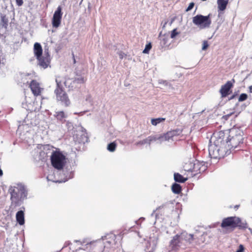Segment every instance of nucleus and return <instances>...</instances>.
Here are the masks:
<instances>
[{
    "label": "nucleus",
    "instance_id": "1",
    "mask_svg": "<svg viewBox=\"0 0 252 252\" xmlns=\"http://www.w3.org/2000/svg\"><path fill=\"white\" fill-rule=\"evenodd\" d=\"M224 138L225 133L222 131L211 138L208 146L209 154L211 158H220L223 157L226 150Z\"/></svg>",
    "mask_w": 252,
    "mask_h": 252
},
{
    "label": "nucleus",
    "instance_id": "2",
    "mask_svg": "<svg viewBox=\"0 0 252 252\" xmlns=\"http://www.w3.org/2000/svg\"><path fill=\"white\" fill-rule=\"evenodd\" d=\"M8 192L10 194L11 205L16 207L20 206L27 198L28 190L24 185L19 183L10 186Z\"/></svg>",
    "mask_w": 252,
    "mask_h": 252
},
{
    "label": "nucleus",
    "instance_id": "3",
    "mask_svg": "<svg viewBox=\"0 0 252 252\" xmlns=\"http://www.w3.org/2000/svg\"><path fill=\"white\" fill-rule=\"evenodd\" d=\"M230 134H225L224 143L226 149H235L240 143L243 142V131L238 127L230 129Z\"/></svg>",
    "mask_w": 252,
    "mask_h": 252
},
{
    "label": "nucleus",
    "instance_id": "4",
    "mask_svg": "<svg viewBox=\"0 0 252 252\" xmlns=\"http://www.w3.org/2000/svg\"><path fill=\"white\" fill-rule=\"evenodd\" d=\"M50 159L52 166L59 170L63 169L66 163L65 156L60 151H53Z\"/></svg>",
    "mask_w": 252,
    "mask_h": 252
},
{
    "label": "nucleus",
    "instance_id": "5",
    "mask_svg": "<svg viewBox=\"0 0 252 252\" xmlns=\"http://www.w3.org/2000/svg\"><path fill=\"white\" fill-rule=\"evenodd\" d=\"M57 88L55 90L56 98L58 101H60L62 104L67 106L70 103L69 100L66 93L63 91L62 87L61 81L58 79H56Z\"/></svg>",
    "mask_w": 252,
    "mask_h": 252
},
{
    "label": "nucleus",
    "instance_id": "6",
    "mask_svg": "<svg viewBox=\"0 0 252 252\" xmlns=\"http://www.w3.org/2000/svg\"><path fill=\"white\" fill-rule=\"evenodd\" d=\"M238 217H229L223 219L221 223V226L222 228H230L234 229L236 228V224L238 223Z\"/></svg>",
    "mask_w": 252,
    "mask_h": 252
},
{
    "label": "nucleus",
    "instance_id": "7",
    "mask_svg": "<svg viewBox=\"0 0 252 252\" xmlns=\"http://www.w3.org/2000/svg\"><path fill=\"white\" fill-rule=\"evenodd\" d=\"M193 22L200 28L208 27L211 24L210 17H193Z\"/></svg>",
    "mask_w": 252,
    "mask_h": 252
},
{
    "label": "nucleus",
    "instance_id": "8",
    "mask_svg": "<svg viewBox=\"0 0 252 252\" xmlns=\"http://www.w3.org/2000/svg\"><path fill=\"white\" fill-rule=\"evenodd\" d=\"M38 61V64L42 68H46L50 63L51 59L49 54L48 49H44V54L43 56L37 59Z\"/></svg>",
    "mask_w": 252,
    "mask_h": 252
},
{
    "label": "nucleus",
    "instance_id": "9",
    "mask_svg": "<svg viewBox=\"0 0 252 252\" xmlns=\"http://www.w3.org/2000/svg\"><path fill=\"white\" fill-rule=\"evenodd\" d=\"M235 82V80L232 79L230 81H228L224 85L221 87L220 93L222 97H225L228 95L229 92L231 88H232Z\"/></svg>",
    "mask_w": 252,
    "mask_h": 252
},
{
    "label": "nucleus",
    "instance_id": "10",
    "mask_svg": "<svg viewBox=\"0 0 252 252\" xmlns=\"http://www.w3.org/2000/svg\"><path fill=\"white\" fill-rule=\"evenodd\" d=\"M30 87L34 96L39 95L41 91L43 90V89L40 87L39 83L34 80L31 81Z\"/></svg>",
    "mask_w": 252,
    "mask_h": 252
},
{
    "label": "nucleus",
    "instance_id": "11",
    "mask_svg": "<svg viewBox=\"0 0 252 252\" xmlns=\"http://www.w3.org/2000/svg\"><path fill=\"white\" fill-rule=\"evenodd\" d=\"M9 20L8 17H1V21L0 23V35L4 36L6 33L7 27L8 26Z\"/></svg>",
    "mask_w": 252,
    "mask_h": 252
},
{
    "label": "nucleus",
    "instance_id": "12",
    "mask_svg": "<svg viewBox=\"0 0 252 252\" xmlns=\"http://www.w3.org/2000/svg\"><path fill=\"white\" fill-rule=\"evenodd\" d=\"M33 52L36 59H38L42 56L43 50L40 43L36 42L34 44Z\"/></svg>",
    "mask_w": 252,
    "mask_h": 252
},
{
    "label": "nucleus",
    "instance_id": "13",
    "mask_svg": "<svg viewBox=\"0 0 252 252\" xmlns=\"http://www.w3.org/2000/svg\"><path fill=\"white\" fill-rule=\"evenodd\" d=\"M183 242L182 239L181 238V235H176L173 237L170 242L171 245L174 248L181 247Z\"/></svg>",
    "mask_w": 252,
    "mask_h": 252
},
{
    "label": "nucleus",
    "instance_id": "14",
    "mask_svg": "<svg viewBox=\"0 0 252 252\" xmlns=\"http://www.w3.org/2000/svg\"><path fill=\"white\" fill-rule=\"evenodd\" d=\"M159 39L160 41V44L162 47L167 46L169 44V35L167 34H162L160 32L159 35Z\"/></svg>",
    "mask_w": 252,
    "mask_h": 252
},
{
    "label": "nucleus",
    "instance_id": "15",
    "mask_svg": "<svg viewBox=\"0 0 252 252\" xmlns=\"http://www.w3.org/2000/svg\"><path fill=\"white\" fill-rule=\"evenodd\" d=\"M16 219L17 222L20 225H22L25 223V216L23 211L20 210L17 212L16 214Z\"/></svg>",
    "mask_w": 252,
    "mask_h": 252
},
{
    "label": "nucleus",
    "instance_id": "16",
    "mask_svg": "<svg viewBox=\"0 0 252 252\" xmlns=\"http://www.w3.org/2000/svg\"><path fill=\"white\" fill-rule=\"evenodd\" d=\"M228 2L229 0H217L218 11H224L226 9Z\"/></svg>",
    "mask_w": 252,
    "mask_h": 252
},
{
    "label": "nucleus",
    "instance_id": "17",
    "mask_svg": "<svg viewBox=\"0 0 252 252\" xmlns=\"http://www.w3.org/2000/svg\"><path fill=\"white\" fill-rule=\"evenodd\" d=\"M63 172L64 177L63 179L60 181V182H65L67 181L68 180L72 179L73 177L74 173L72 170H70L69 169L67 170V169H66L65 170H63Z\"/></svg>",
    "mask_w": 252,
    "mask_h": 252
},
{
    "label": "nucleus",
    "instance_id": "18",
    "mask_svg": "<svg viewBox=\"0 0 252 252\" xmlns=\"http://www.w3.org/2000/svg\"><path fill=\"white\" fill-rule=\"evenodd\" d=\"M30 97H25V102L23 101L22 103V106L27 110H32V101H30Z\"/></svg>",
    "mask_w": 252,
    "mask_h": 252
},
{
    "label": "nucleus",
    "instance_id": "19",
    "mask_svg": "<svg viewBox=\"0 0 252 252\" xmlns=\"http://www.w3.org/2000/svg\"><path fill=\"white\" fill-rule=\"evenodd\" d=\"M174 179L176 182L184 183L188 180V178L184 177L179 173H175L174 174Z\"/></svg>",
    "mask_w": 252,
    "mask_h": 252
},
{
    "label": "nucleus",
    "instance_id": "20",
    "mask_svg": "<svg viewBox=\"0 0 252 252\" xmlns=\"http://www.w3.org/2000/svg\"><path fill=\"white\" fill-rule=\"evenodd\" d=\"M238 223L236 224V227H238L240 229H245L248 228V224L247 222L244 221H242L240 218H238V220H237Z\"/></svg>",
    "mask_w": 252,
    "mask_h": 252
},
{
    "label": "nucleus",
    "instance_id": "21",
    "mask_svg": "<svg viewBox=\"0 0 252 252\" xmlns=\"http://www.w3.org/2000/svg\"><path fill=\"white\" fill-rule=\"evenodd\" d=\"M182 133V130L180 129H176L175 130L169 131L167 132V136L169 137L170 139H172V138L175 136L179 135Z\"/></svg>",
    "mask_w": 252,
    "mask_h": 252
},
{
    "label": "nucleus",
    "instance_id": "22",
    "mask_svg": "<svg viewBox=\"0 0 252 252\" xmlns=\"http://www.w3.org/2000/svg\"><path fill=\"white\" fill-rule=\"evenodd\" d=\"M62 17H53L52 20V26L54 28H58L61 24Z\"/></svg>",
    "mask_w": 252,
    "mask_h": 252
},
{
    "label": "nucleus",
    "instance_id": "23",
    "mask_svg": "<svg viewBox=\"0 0 252 252\" xmlns=\"http://www.w3.org/2000/svg\"><path fill=\"white\" fill-rule=\"evenodd\" d=\"M172 191L175 194H179L182 190L181 186L176 183H174L171 187Z\"/></svg>",
    "mask_w": 252,
    "mask_h": 252
},
{
    "label": "nucleus",
    "instance_id": "24",
    "mask_svg": "<svg viewBox=\"0 0 252 252\" xmlns=\"http://www.w3.org/2000/svg\"><path fill=\"white\" fill-rule=\"evenodd\" d=\"M158 143H161L165 141H170L169 137L167 136V132L165 134H158Z\"/></svg>",
    "mask_w": 252,
    "mask_h": 252
},
{
    "label": "nucleus",
    "instance_id": "25",
    "mask_svg": "<svg viewBox=\"0 0 252 252\" xmlns=\"http://www.w3.org/2000/svg\"><path fill=\"white\" fill-rule=\"evenodd\" d=\"M55 116L58 120L61 121H62L66 117L63 111H62L56 112Z\"/></svg>",
    "mask_w": 252,
    "mask_h": 252
},
{
    "label": "nucleus",
    "instance_id": "26",
    "mask_svg": "<svg viewBox=\"0 0 252 252\" xmlns=\"http://www.w3.org/2000/svg\"><path fill=\"white\" fill-rule=\"evenodd\" d=\"M165 120L163 118H158L156 119H152L151 120V124L154 126H157L158 124H159Z\"/></svg>",
    "mask_w": 252,
    "mask_h": 252
},
{
    "label": "nucleus",
    "instance_id": "27",
    "mask_svg": "<svg viewBox=\"0 0 252 252\" xmlns=\"http://www.w3.org/2000/svg\"><path fill=\"white\" fill-rule=\"evenodd\" d=\"M116 146V143L115 142H113L108 144L107 149L109 151L113 152L115 151Z\"/></svg>",
    "mask_w": 252,
    "mask_h": 252
},
{
    "label": "nucleus",
    "instance_id": "28",
    "mask_svg": "<svg viewBox=\"0 0 252 252\" xmlns=\"http://www.w3.org/2000/svg\"><path fill=\"white\" fill-rule=\"evenodd\" d=\"M189 238H191V234L183 232L181 234V238L182 239L183 241H185L187 243Z\"/></svg>",
    "mask_w": 252,
    "mask_h": 252
},
{
    "label": "nucleus",
    "instance_id": "29",
    "mask_svg": "<svg viewBox=\"0 0 252 252\" xmlns=\"http://www.w3.org/2000/svg\"><path fill=\"white\" fill-rule=\"evenodd\" d=\"M148 144L149 145L150 144L149 139L148 137L147 138H146L145 139H143V140L137 142L135 143V145L136 146H138V145H144V144Z\"/></svg>",
    "mask_w": 252,
    "mask_h": 252
},
{
    "label": "nucleus",
    "instance_id": "30",
    "mask_svg": "<svg viewBox=\"0 0 252 252\" xmlns=\"http://www.w3.org/2000/svg\"><path fill=\"white\" fill-rule=\"evenodd\" d=\"M148 137H149L150 143L152 142L157 141L158 143V139H159L158 134H156V135H151V136H149Z\"/></svg>",
    "mask_w": 252,
    "mask_h": 252
},
{
    "label": "nucleus",
    "instance_id": "31",
    "mask_svg": "<svg viewBox=\"0 0 252 252\" xmlns=\"http://www.w3.org/2000/svg\"><path fill=\"white\" fill-rule=\"evenodd\" d=\"M152 48V44L151 43H149L146 45V46L145 47V49L143 51V53L144 54H148L149 52V51Z\"/></svg>",
    "mask_w": 252,
    "mask_h": 252
},
{
    "label": "nucleus",
    "instance_id": "32",
    "mask_svg": "<svg viewBox=\"0 0 252 252\" xmlns=\"http://www.w3.org/2000/svg\"><path fill=\"white\" fill-rule=\"evenodd\" d=\"M179 33L180 32H177V29H174L171 32L170 37L171 38H175Z\"/></svg>",
    "mask_w": 252,
    "mask_h": 252
},
{
    "label": "nucleus",
    "instance_id": "33",
    "mask_svg": "<svg viewBox=\"0 0 252 252\" xmlns=\"http://www.w3.org/2000/svg\"><path fill=\"white\" fill-rule=\"evenodd\" d=\"M248 97V95L246 94H240V95L239 97L238 101H243L247 99Z\"/></svg>",
    "mask_w": 252,
    "mask_h": 252
},
{
    "label": "nucleus",
    "instance_id": "34",
    "mask_svg": "<svg viewBox=\"0 0 252 252\" xmlns=\"http://www.w3.org/2000/svg\"><path fill=\"white\" fill-rule=\"evenodd\" d=\"M62 7L59 6L57 8V9L55 12L53 16H62Z\"/></svg>",
    "mask_w": 252,
    "mask_h": 252
},
{
    "label": "nucleus",
    "instance_id": "35",
    "mask_svg": "<svg viewBox=\"0 0 252 252\" xmlns=\"http://www.w3.org/2000/svg\"><path fill=\"white\" fill-rule=\"evenodd\" d=\"M74 83H83L84 82V79L83 77H80L77 78H75L73 81Z\"/></svg>",
    "mask_w": 252,
    "mask_h": 252
},
{
    "label": "nucleus",
    "instance_id": "36",
    "mask_svg": "<svg viewBox=\"0 0 252 252\" xmlns=\"http://www.w3.org/2000/svg\"><path fill=\"white\" fill-rule=\"evenodd\" d=\"M196 238L194 237V236L192 234H191V238H189V239H188V243L189 244H193L194 242L196 243Z\"/></svg>",
    "mask_w": 252,
    "mask_h": 252
},
{
    "label": "nucleus",
    "instance_id": "37",
    "mask_svg": "<svg viewBox=\"0 0 252 252\" xmlns=\"http://www.w3.org/2000/svg\"><path fill=\"white\" fill-rule=\"evenodd\" d=\"M208 46H209V44H208V41L206 40L204 41L203 42V44H202V50H206L208 48Z\"/></svg>",
    "mask_w": 252,
    "mask_h": 252
},
{
    "label": "nucleus",
    "instance_id": "38",
    "mask_svg": "<svg viewBox=\"0 0 252 252\" xmlns=\"http://www.w3.org/2000/svg\"><path fill=\"white\" fill-rule=\"evenodd\" d=\"M111 237H112L113 239H114V238H115V235H113V234H111V235L108 234L107 235L102 236L101 237V239H102V240H104L108 239L109 238H111Z\"/></svg>",
    "mask_w": 252,
    "mask_h": 252
},
{
    "label": "nucleus",
    "instance_id": "39",
    "mask_svg": "<svg viewBox=\"0 0 252 252\" xmlns=\"http://www.w3.org/2000/svg\"><path fill=\"white\" fill-rule=\"evenodd\" d=\"M244 247L243 245H240L238 249L235 252H244Z\"/></svg>",
    "mask_w": 252,
    "mask_h": 252
},
{
    "label": "nucleus",
    "instance_id": "40",
    "mask_svg": "<svg viewBox=\"0 0 252 252\" xmlns=\"http://www.w3.org/2000/svg\"><path fill=\"white\" fill-rule=\"evenodd\" d=\"M194 3L193 2L190 3L189 5L186 9V11H188L191 10V9H192V8L194 7Z\"/></svg>",
    "mask_w": 252,
    "mask_h": 252
},
{
    "label": "nucleus",
    "instance_id": "41",
    "mask_svg": "<svg viewBox=\"0 0 252 252\" xmlns=\"http://www.w3.org/2000/svg\"><path fill=\"white\" fill-rule=\"evenodd\" d=\"M88 138L86 136L83 135L82 137V140L80 142H82L84 144L85 142H88Z\"/></svg>",
    "mask_w": 252,
    "mask_h": 252
},
{
    "label": "nucleus",
    "instance_id": "42",
    "mask_svg": "<svg viewBox=\"0 0 252 252\" xmlns=\"http://www.w3.org/2000/svg\"><path fill=\"white\" fill-rule=\"evenodd\" d=\"M16 2L18 6H21L23 3V0H16Z\"/></svg>",
    "mask_w": 252,
    "mask_h": 252
},
{
    "label": "nucleus",
    "instance_id": "43",
    "mask_svg": "<svg viewBox=\"0 0 252 252\" xmlns=\"http://www.w3.org/2000/svg\"><path fill=\"white\" fill-rule=\"evenodd\" d=\"M118 54L119 55V57L121 59H122L124 58V57H125L126 56L125 53H124L123 52H122L121 51L119 52Z\"/></svg>",
    "mask_w": 252,
    "mask_h": 252
},
{
    "label": "nucleus",
    "instance_id": "44",
    "mask_svg": "<svg viewBox=\"0 0 252 252\" xmlns=\"http://www.w3.org/2000/svg\"><path fill=\"white\" fill-rule=\"evenodd\" d=\"M249 89L250 92L252 93V86H249Z\"/></svg>",
    "mask_w": 252,
    "mask_h": 252
},
{
    "label": "nucleus",
    "instance_id": "45",
    "mask_svg": "<svg viewBox=\"0 0 252 252\" xmlns=\"http://www.w3.org/2000/svg\"><path fill=\"white\" fill-rule=\"evenodd\" d=\"M140 221H139V220H137L136 221H135V223L137 224V225H139L140 224Z\"/></svg>",
    "mask_w": 252,
    "mask_h": 252
},
{
    "label": "nucleus",
    "instance_id": "46",
    "mask_svg": "<svg viewBox=\"0 0 252 252\" xmlns=\"http://www.w3.org/2000/svg\"><path fill=\"white\" fill-rule=\"evenodd\" d=\"M138 220H139V221H143L145 220V218H143V217H141Z\"/></svg>",
    "mask_w": 252,
    "mask_h": 252
},
{
    "label": "nucleus",
    "instance_id": "47",
    "mask_svg": "<svg viewBox=\"0 0 252 252\" xmlns=\"http://www.w3.org/2000/svg\"><path fill=\"white\" fill-rule=\"evenodd\" d=\"M3 173H2V171L1 169H0V176H1L2 175Z\"/></svg>",
    "mask_w": 252,
    "mask_h": 252
},
{
    "label": "nucleus",
    "instance_id": "48",
    "mask_svg": "<svg viewBox=\"0 0 252 252\" xmlns=\"http://www.w3.org/2000/svg\"><path fill=\"white\" fill-rule=\"evenodd\" d=\"M249 229L251 233L252 234V228H249Z\"/></svg>",
    "mask_w": 252,
    "mask_h": 252
},
{
    "label": "nucleus",
    "instance_id": "49",
    "mask_svg": "<svg viewBox=\"0 0 252 252\" xmlns=\"http://www.w3.org/2000/svg\"><path fill=\"white\" fill-rule=\"evenodd\" d=\"M73 62H74V63H76V61H75V59H74V55L73 56Z\"/></svg>",
    "mask_w": 252,
    "mask_h": 252
},
{
    "label": "nucleus",
    "instance_id": "50",
    "mask_svg": "<svg viewBox=\"0 0 252 252\" xmlns=\"http://www.w3.org/2000/svg\"><path fill=\"white\" fill-rule=\"evenodd\" d=\"M234 97H235V95H233L230 97V99H232L234 98Z\"/></svg>",
    "mask_w": 252,
    "mask_h": 252
},
{
    "label": "nucleus",
    "instance_id": "51",
    "mask_svg": "<svg viewBox=\"0 0 252 252\" xmlns=\"http://www.w3.org/2000/svg\"><path fill=\"white\" fill-rule=\"evenodd\" d=\"M155 212V211H154L151 214V216H154Z\"/></svg>",
    "mask_w": 252,
    "mask_h": 252
},
{
    "label": "nucleus",
    "instance_id": "52",
    "mask_svg": "<svg viewBox=\"0 0 252 252\" xmlns=\"http://www.w3.org/2000/svg\"><path fill=\"white\" fill-rule=\"evenodd\" d=\"M64 84L65 86H66V81H65V82H64Z\"/></svg>",
    "mask_w": 252,
    "mask_h": 252
},
{
    "label": "nucleus",
    "instance_id": "53",
    "mask_svg": "<svg viewBox=\"0 0 252 252\" xmlns=\"http://www.w3.org/2000/svg\"><path fill=\"white\" fill-rule=\"evenodd\" d=\"M107 242L109 243H111V242L110 241H108Z\"/></svg>",
    "mask_w": 252,
    "mask_h": 252
},
{
    "label": "nucleus",
    "instance_id": "54",
    "mask_svg": "<svg viewBox=\"0 0 252 252\" xmlns=\"http://www.w3.org/2000/svg\"><path fill=\"white\" fill-rule=\"evenodd\" d=\"M79 242V241H78V240L75 241V242Z\"/></svg>",
    "mask_w": 252,
    "mask_h": 252
},
{
    "label": "nucleus",
    "instance_id": "55",
    "mask_svg": "<svg viewBox=\"0 0 252 252\" xmlns=\"http://www.w3.org/2000/svg\"><path fill=\"white\" fill-rule=\"evenodd\" d=\"M164 83L167 84L166 82V81H163Z\"/></svg>",
    "mask_w": 252,
    "mask_h": 252
},
{
    "label": "nucleus",
    "instance_id": "56",
    "mask_svg": "<svg viewBox=\"0 0 252 252\" xmlns=\"http://www.w3.org/2000/svg\"><path fill=\"white\" fill-rule=\"evenodd\" d=\"M197 16H199V15H197ZM199 16H201L202 15H200Z\"/></svg>",
    "mask_w": 252,
    "mask_h": 252
},
{
    "label": "nucleus",
    "instance_id": "57",
    "mask_svg": "<svg viewBox=\"0 0 252 252\" xmlns=\"http://www.w3.org/2000/svg\"><path fill=\"white\" fill-rule=\"evenodd\" d=\"M149 252H152V251H149Z\"/></svg>",
    "mask_w": 252,
    "mask_h": 252
}]
</instances>
